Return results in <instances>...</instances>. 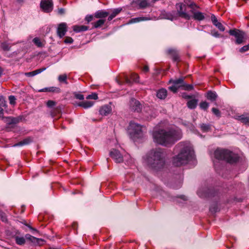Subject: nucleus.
<instances>
[{
  "instance_id": "obj_27",
  "label": "nucleus",
  "mask_w": 249,
  "mask_h": 249,
  "mask_svg": "<svg viewBox=\"0 0 249 249\" xmlns=\"http://www.w3.org/2000/svg\"><path fill=\"white\" fill-rule=\"evenodd\" d=\"M237 119L241 121L243 124L249 125V118L242 115L237 117Z\"/></svg>"
},
{
  "instance_id": "obj_61",
  "label": "nucleus",
  "mask_w": 249,
  "mask_h": 249,
  "mask_svg": "<svg viewBox=\"0 0 249 249\" xmlns=\"http://www.w3.org/2000/svg\"><path fill=\"white\" fill-rule=\"evenodd\" d=\"M181 198L183 199L184 200H185L186 199V197L184 196H181Z\"/></svg>"
},
{
  "instance_id": "obj_17",
  "label": "nucleus",
  "mask_w": 249,
  "mask_h": 249,
  "mask_svg": "<svg viewBox=\"0 0 249 249\" xmlns=\"http://www.w3.org/2000/svg\"><path fill=\"white\" fill-rule=\"evenodd\" d=\"M39 91L59 93L60 92V89L59 88L52 87L42 89H40Z\"/></svg>"
},
{
  "instance_id": "obj_53",
  "label": "nucleus",
  "mask_w": 249,
  "mask_h": 249,
  "mask_svg": "<svg viewBox=\"0 0 249 249\" xmlns=\"http://www.w3.org/2000/svg\"><path fill=\"white\" fill-rule=\"evenodd\" d=\"M2 106H0V117H1L3 119V109L2 108Z\"/></svg>"
},
{
  "instance_id": "obj_56",
  "label": "nucleus",
  "mask_w": 249,
  "mask_h": 249,
  "mask_svg": "<svg viewBox=\"0 0 249 249\" xmlns=\"http://www.w3.org/2000/svg\"><path fill=\"white\" fill-rule=\"evenodd\" d=\"M168 15H168V16L167 17V18L169 19H170L171 20H173L174 19V16L173 15H172L171 14H169Z\"/></svg>"
},
{
  "instance_id": "obj_33",
  "label": "nucleus",
  "mask_w": 249,
  "mask_h": 249,
  "mask_svg": "<svg viewBox=\"0 0 249 249\" xmlns=\"http://www.w3.org/2000/svg\"><path fill=\"white\" fill-rule=\"evenodd\" d=\"M200 128L203 132H206L211 130V126L208 124H202L200 125Z\"/></svg>"
},
{
  "instance_id": "obj_18",
  "label": "nucleus",
  "mask_w": 249,
  "mask_h": 249,
  "mask_svg": "<svg viewBox=\"0 0 249 249\" xmlns=\"http://www.w3.org/2000/svg\"><path fill=\"white\" fill-rule=\"evenodd\" d=\"M111 109L110 107L108 106H104L102 107L100 110V114L102 115L106 116L111 112Z\"/></svg>"
},
{
  "instance_id": "obj_4",
  "label": "nucleus",
  "mask_w": 249,
  "mask_h": 249,
  "mask_svg": "<svg viewBox=\"0 0 249 249\" xmlns=\"http://www.w3.org/2000/svg\"><path fill=\"white\" fill-rule=\"evenodd\" d=\"M214 157L218 160H225L230 163L236 162L239 160V156L229 150L216 149L214 153Z\"/></svg>"
},
{
  "instance_id": "obj_7",
  "label": "nucleus",
  "mask_w": 249,
  "mask_h": 249,
  "mask_svg": "<svg viewBox=\"0 0 249 249\" xmlns=\"http://www.w3.org/2000/svg\"><path fill=\"white\" fill-rule=\"evenodd\" d=\"M176 7L179 17L187 20L191 18V16L186 12V6L185 4L179 2L176 4Z\"/></svg>"
},
{
  "instance_id": "obj_64",
  "label": "nucleus",
  "mask_w": 249,
  "mask_h": 249,
  "mask_svg": "<svg viewBox=\"0 0 249 249\" xmlns=\"http://www.w3.org/2000/svg\"><path fill=\"white\" fill-rule=\"evenodd\" d=\"M1 214H2V212L0 211V215H1Z\"/></svg>"
},
{
  "instance_id": "obj_19",
  "label": "nucleus",
  "mask_w": 249,
  "mask_h": 249,
  "mask_svg": "<svg viewBox=\"0 0 249 249\" xmlns=\"http://www.w3.org/2000/svg\"><path fill=\"white\" fill-rule=\"evenodd\" d=\"M191 12L193 14L194 19L200 21L204 19L205 16L203 13L200 12H194L193 11H191Z\"/></svg>"
},
{
  "instance_id": "obj_10",
  "label": "nucleus",
  "mask_w": 249,
  "mask_h": 249,
  "mask_svg": "<svg viewBox=\"0 0 249 249\" xmlns=\"http://www.w3.org/2000/svg\"><path fill=\"white\" fill-rule=\"evenodd\" d=\"M130 109L131 110L140 112L142 109V105L140 102L135 99H131L129 103Z\"/></svg>"
},
{
  "instance_id": "obj_25",
  "label": "nucleus",
  "mask_w": 249,
  "mask_h": 249,
  "mask_svg": "<svg viewBox=\"0 0 249 249\" xmlns=\"http://www.w3.org/2000/svg\"><path fill=\"white\" fill-rule=\"evenodd\" d=\"M94 104L93 102L89 101H84L81 102L79 106L83 107L84 108H89L93 106Z\"/></svg>"
},
{
  "instance_id": "obj_54",
  "label": "nucleus",
  "mask_w": 249,
  "mask_h": 249,
  "mask_svg": "<svg viewBox=\"0 0 249 249\" xmlns=\"http://www.w3.org/2000/svg\"><path fill=\"white\" fill-rule=\"evenodd\" d=\"M58 13L60 15H63L65 13V9L63 8H60L58 9Z\"/></svg>"
},
{
  "instance_id": "obj_38",
  "label": "nucleus",
  "mask_w": 249,
  "mask_h": 249,
  "mask_svg": "<svg viewBox=\"0 0 249 249\" xmlns=\"http://www.w3.org/2000/svg\"><path fill=\"white\" fill-rule=\"evenodd\" d=\"M184 89L191 90L193 89V86L192 85L186 84L184 82L182 87Z\"/></svg>"
},
{
  "instance_id": "obj_16",
  "label": "nucleus",
  "mask_w": 249,
  "mask_h": 249,
  "mask_svg": "<svg viewBox=\"0 0 249 249\" xmlns=\"http://www.w3.org/2000/svg\"><path fill=\"white\" fill-rule=\"evenodd\" d=\"M33 142V139L31 137H27L23 140L22 141L15 144L14 146H20L25 145H27Z\"/></svg>"
},
{
  "instance_id": "obj_22",
  "label": "nucleus",
  "mask_w": 249,
  "mask_h": 249,
  "mask_svg": "<svg viewBox=\"0 0 249 249\" xmlns=\"http://www.w3.org/2000/svg\"><path fill=\"white\" fill-rule=\"evenodd\" d=\"M170 82L180 88L182 87V85L184 83V78L181 77L176 80H170Z\"/></svg>"
},
{
  "instance_id": "obj_26",
  "label": "nucleus",
  "mask_w": 249,
  "mask_h": 249,
  "mask_svg": "<svg viewBox=\"0 0 249 249\" xmlns=\"http://www.w3.org/2000/svg\"><path fill=\"white\" fill-rule=\"evenodd\" d=\"M198 100L196 99H192L189 101L187 103V107L190 109H194L196 107Z\"/></svg>"
},
{
  "instance_id": "obj_34",
  "label": "nucleus",
  "mask_w": 249,
  "mask_h": 249,
  "mask_svg": "<svg viewBox=\"0 0 249 249\" xmlns=\"http://www.w3.org/2000/svg\"><path fill=\"white\" fill-rule=\"evenodd\" d=\"M58 80L60 82H64L65 84H67L68 82L67 81V76L66 74L60 75L58 76Z\"/></svg>"
},
{
  "instance_id": "obj_43",
  "label": "nucleus",
  "mask_w": 249,
  "mask_h": 249,
  "mask_svg": "<svg viewBox=\"0 0 249 249\" xmlns=\"http://www.w3.org/2000/svg\"><path fill=\"white\" fill-rule=\"evenodd\" d=\"M213 113L217 117H219L221 116L220 111L216 108H213L212 109Z\"/></svg>"
},
{
  "instance_id": "obj_37",
  "label": "nucleus",
  "mask_w": 249,
  "mask_h": 249,
  "mask_svg": "<svg viewBox=\"0 0 249 249\" xmlns=\"http://www.w3.org/2000/svg\"><path fill=\"white\" fill-rule=\"evenodd\" d=\"M130 78L135 82L139 81V77L138 75L135 73H132L130 75Z\"/></svg>"
},
{
  "instance_id": "obj_39",
  "label": "nucleus",
  "mask_w": 249,
  "mask_h": 249,
  "mask_svg": "<svg viewBox=\"0 0 249 249\" xmlns=\"http://www.w3.org/2000/svg\"><path fill=\"white\" fill-rule=\"evenodd\" d=\"M1 47L4 51H9L10 50V47L9 44L6 42H3L1 44Z\"/></svg>"
},
{
  "instance_id": "obj_46",
  "label": "nucleus",
  "mask_w": 249,
  "mask_h": 249,
  "mask_svg": "<svg viewBox=\"0 0 249 249\" xmlns=\"http://www.w3.org/2000/svg\"><path fill=\"white\" fill-rule=\"evenodd\" d=\"M73 40L72 38L71 37L67 36L66 37L64 40V42L66 44H71L73 42Z\"/></svg>"
},
{
  "instance_id": "obj_11",
  "label": "nucleus",
  "mask_w": 249,
  "mask_h": 249,
  "mask_svg": "<svg viewBox=\"0 0 249 249\" xmlns=\"http://www.w3.org/2000/svg\"><path fill=\"white\" fill-rule=\"evenodd\" d=\"M68 31V26L66 23L62 22L58 25L57 35L60 38H62Z\"/></svg>"
},
{
  "instance_id": "obj_63",
  "label": "nucleus",
  "mask_w": 249,
  "mask_h": 249,
  "mask_svg": "<svg viewBox=\"0 0 249 249\" xmlns=\"http://www.w3.org/2000/svg\"><path fill=\"white\" fill-rule=\"evenodd\" d=\"M18 2H21L23 1V0H17Z\"/></svg>"
},
{
  "instance_id": "obj_31",
  "label": "nucleus",
  "mask_w": 249,
  "mask_h": 249,
  "mask_svg": "<svg viewBox=\"0 0 249 249\" xmlns=\"http://www.w3.org/2000/svg\"><path fill=\"white\" fill-rule=\"evenodd\" d=\"M148 19H149V18H145V17H138V18H132L130 20V23H136V22H140L142 21L147 20Z\"/></svg>"
},
{
  "instance_id": "obj_28",
  "label": "nucleus",
  "mask_w": 249,
  "mask_h": 249,
  "mask_svg": "<svg viewBox=\"0 0 249 249\" xmlns=\"http://www.w3.org/2000/svg\"><path fill=\"white\" fill-rule=\"evenodd\" d=\"M206 97L208 100L214 101L216 100L217 95L215 92L210 91L207 93Z\"/></svg>"
},
{
  "instance_id": "obj_8",
  "label": "nucleus",
  "mask_w": 249,
  "mask_h": 249,
  "mask_svg": "<svg viewBox=\"0 0 249 249\" xmlns=\"http://www.w3.org/2000/svg\"><path fill=\"white\" fill-rule=\"evenodd\" d=\"M40 7L44 12H51L53 9L52 0H41Z\"/></svg>"
},
{
  "instance_id": "obj_12",
  "label": "nucleus",
  "mask_w": 249,
  "mask_h": 249,
  "mask_svg": "<svg viewBox=\"0 0 249 249\" xmlns=\"http://www.w3.org/2000/svg\"><path fill=\"white\" fill-rule=\"evenodd\" d=\"M133 4L138 6V9H142L150 6V2L147 0H133Z\"/></svg>"
},
{
  "instance_id": "obj_24",
  "label": "nucleus",
  "mask_w": 249,
  "mask_h": 249,
  "mask_svg": "<svg viewBox=\"0 0 249 249\" xmlns=\"http://www.w3.org/2000/svg\"><path fill=\"white\" fill-rule=\"evenodd\" d=\"M14 238L16 244L18 245H23L25 243V238L24 237H19L18 235H15Z\"/></svg>"
},
{
  "instance_id": "obj_42",
  "label": "nucleus",
  "mask_w": 249,
  "mask_h": 249,
  "mask_svg": "<svg viewBox=\"0 0 249 249\" xmlns=\"http://www.w3.org/2000/svg\"><path fill=\"white\" fill-rule=\"evenodd\" d=\"M0 106H2L4 107H6L5 100L2 96H0Z\"/></svg>"
},
{
  "instance_id": "obj_6",
  "label": "nucleus",
  "mask_w": 249,
  "mask_h": 249,
  "mask_svg": "<svg viewBox=\"0 0 249 249\" xmlns=\"http://www.w3.org/2000/svg\"><path fill=\"white\" fill-rule=\"evenodd\" d=\"M229 33L236 38L235 42L237 44H240L245 40V33L242 31L234 29L230 30Z\"/></svg>"
},
{
  "instance_id": "obj_2",
  "label": "nucleus",
  "mask_w": 249,
  "mask_h": 249,
  "mask_svg": "<svg viewBox=\"0 0 249 249\" xmlns=\"http://www.w3.org/2000/svg\"><path fill=\"white\" fill-rule=\"evenodd\" d=\"M166 156L164 149L160 147L153 148L143 157V162L149 168L159 170L164 166Z\"/></svg>"
},
{
  "instance_id": "obj_23",
  "label": "nucleus",
  "mask_w": 249,
  "mask_h": 249,
  "mask_svg": "<svg viewBox=\"0 0 249 249\" xmlns=\"http://www.w3.org/2000/svg\"><path fill=\"white\" fill-rule=\"evenodd\" d=\"M89 29V27L85 25H75L73 27V30L75 32L86 31Z\"/></svg>"
},
{
  "instance_id": "obj_49",
  "label": "nucleus",
  "mask_w": 249,
  "mask_h": 249,
  "mask_svg": "<svg viewBox=\"0 0 249 249\" xmlns=\"http://www.w3.org/2000/svg\"><path fill=\"white\" fill-rule=\"evenodd\" d=\"M93 18V16L92 15H87L85 18V20L89 23L92 20Z\"/></svg>"
},
{
  "instance_id": "obj_40",
  "label": "nucleus",
  "mask_w": 249,
  "mask_h": 249,
  "mask_svg": "<svg viewBox=\"0 0 249 249\" xmlns=\"http://www.w3.org/2000/svg\"><path fill=\"white\" fill-rule=\"evenodd\" d=\"M87 99H94L96 100L98 99V95L95 93H92L91 94L89 95L87 97Z\"/></svg>"
},
{
  "instance_id": "obj_1",
  "label": "nucleus",
  "mask_w": 249,
  "mask_h": 249,
  "mask_svg": "<svg viewBox=\"0 0 249 249\" xmlns=\"http://www.w3.org/2000/svg\"><path fill=\"white\" fill-rule=\"evenodd\" d=\"M153 141L155 142L164 146H169L181 139L182 132L178 128H171L168 130L160 129L153 131Z\"/></svg>"
},
{
  "instance_id": "obj_9",
  "label": "nucleus",
  "mask_w": 249,
  "mask_h": 249,
  "mask_svg": "<svg viewBox=\"0 0 249 249\" xmlns=\"http://www.w3.org/2000/svg\"><path fill=\"white\" fill-rule=\"evenodd\" d=\"M109 155L110 157L113 159L116 163L123 162V156L119 150L113 149L110 152Z\"/></svg>"
},
{
  "instance_id": "obj_50",
  "label": "nucleus",
  "mask_w": 249,
  "mask_h": 249,
  "mask_svg": "<svg viewBox=\"0 0 249 249\" xmlns=\"http://www.w3.org/2000/svg\"><path fill=\"white\" fill-rule=\"evenodd\" d=\"M75 97H76V99L81 100H83L84 99V95L81 94H76L75 95Z\"/></svg>"
},
{
  "instance_id": "obj_57",
  "label": "nucleus",
  "mask_w": 249,
  "mask_h": 249,
  "mask_svg": "<svg viewBox=\"0 0 249 249\" xmlns=\"http://www.w3.org/2000/svg\"><path fill=\"white\" fill-rule=\"evenodd\" d=\"M149 71V68L147 66H145L143 68V71L144 72H147Z\"/></svg>"
},
{
  "instance_id": "obj_48",
  "label": "nucleus",
  "mask_w": 249,
  "mask_h": 249,
  "mask_svg": "<svg viewBox=\"0 0 249 249\" xmlns=\"http://www.w3.org/2000/svg\"><path fill=\"white\" fill-rule=\"evenodd\" d=\"M211 35L215 37H220V34L218 33V32L217 31H216L215 30L212 31Z\"/></svg>"
},
{
  "instance_id": "obj_21",
  "label": "nucleus",
  "mask_w": 249,
  "mask_h": 249,
  "mask_svg": "<svg viewBox=\"0 0 249 249\" xmlns=\"http://www.w3.org/2000/svg\"><path fill=\"white\" fill-rule=\"evenodd\" d=\"M45 69H46L45 68L37 69V70H36L33 71L26 72V73H25V75L28 77H33L37 74L41 73V72L44 71Z\"/></svg>"
},
{
  "instance_id": "obj_3",
  "label": "nucleus",
  "mask_w": 249,
  "mask_h": 249,
  "mask_svg": "<svg viewBox=\"0 0 249 249\" xmlns=\"http://www.w3.org/2000/svg\"><path fill=\"white\" fill-rule=\"evenodd\" d=\"M180 150L179 154L173 158V164L176 166H180L193 159L194 152L190 144L186 142H180L176 146Z\"/></svg>"
},
{
  "instance_id": "obj_15",
  "label": "nucleus",
  "mask_w": 249,
  "mask_h": 249,
  "mask_svg": "<svg viewBox=\"0 0 249 249\" xmlns=\"http://www.w3.org/2000/svg\"><path fill=\"white\" fill-rule=\"evenodd\" d=\"M109 15V13L105 10H98L94 14V17L97 18H103Z\"/></svg>"
},
{
  "instance_id": "obj_20",
  "label": "nucleus",
  "mask_w": 249,
  "mask_h": 249,
  "mask_svg": "<svg viewBox=\"0 0 249 249\" xmlns=\"http://www.w3.org/2000/svg\"><path fill=\"white\" fill-rule=\"evenodd\" d=\"M167 95V91L164 89H159L157 92V96L160 99H164L166 98Z\"/></svg>"
},
{
  "instance_id": "obj_44",
  "label": "nucleus",
  "mask_w": 249,
  "mask_h": 249,
  "mask_svg": "<svg viewBox=\"0 0 249 249\" xmlns=\"http://www.w3.org/2000/svg\"><path fill=\"white\" fill-rule=\"evenodd\" d=\"M56 105V102L53 100H49L47 103V106L48 107H53Z\"/></svg>"
},
{
  "instance_id": "obj_36",
  "label": "nucleus",
  "mask_w": 249,
  "mask_h": 249,
  "mask_svg": "<svg viewBox=\"0 0 249 249\" xmlns=\"http://www.w3.org/2000/svg\"><path fill=\"white\" fill-rule=\"evenodd\" d=\"M199 106L201 109L206 110L209 107V104L205 101L202 102L200 103Z\"/></svg>"
},
{
  "instance_id": "obj_47",
  "label": "nucleus",
  "mask_w": 249,
  "mask_h": 249,
  "mask_svg": "<svg viewBox=\"0 0 249 249\" xmlns=\"http://www.w3.org/2000/svg\"><path fill=\"white\" fill-rule=\"evenodd\" d=\"M249 50V44L244 46L241 48L240 49V52L241 53H244L245 52Z\"/></svg>"
},
{
  "instance_id": "obj_58",
  "label": "nucleus",
  "mask_w": 249,
  "mask_h": 249,
  "mask_svg": "<svg viewBox=\"0 0 249 249\" xmlns=\"http://www.w3.org/2000/svg\"><path fill=\"white\" fill-rule=\"evenodd\" d=\"M183 97L185 99H190V98H191L192 97V96L184 94V95H183Z\"/></svg>"
},
{
  "instance_id": "obj_29",
  "label": "nucleus",
  "mask_w": 249,
  "mask_h": 249,
  "mask_svg": "<svg viewBox=\"0 0 249 249\" xmlns=\"http://www.w3.org/2000/svg\"><path fill=\"white\" fill-rule=\"evenodd\" d=\"M106 21V19H100L97 20L96 22L92 23L93 26L95 28H98L104 25Z\"/></svg>"
},
{
  "instance_id": "obj_41",
  "label": "nucleus",
  "mask_w": 249,
  "mask_h": 249,
  "mask_svg": "<svg viewBox=\"0 0 249 249\" xmlns=\"http://www.w3.org/2000/svg\"><path fill=\"white\" fill-rule=\"evenodd\" d=\"M179 88L177 87V85H175L174 84H173L172 86L169 87V89L170 91L173 92L174 93H176L177 92Z\"/></svg>"
},
{
  "instance_id": "obj_5",
  "label": "nucleus",
  "mask_w": 249,
  "mask_h": 249,
  "mask_svg": "<svg viewBox=\"0 0 249 249\" xmlns=\"http://www.w3.org/2000/svg\"><path fill=\"white\" fill-rule=\"evenodd\" d=\"M144 128L142 125L134 121H131L128 127V131L130 137L134 140L142 137Z\"/></svg>"
},
{
  "instance_id": "obj_13",
  "label": "nucleus",
  "mask_w": 249,
  "mask_h": 249,
  "mask_svg": "<svg viewBox=\"0 0 249 249\" xmlns=\"http://www.w3.org/2000/svg\"><path fill=\"white\" fill-rule=\"evenodd\" d=\"M211 20L213 24L216 26L220 31L223 32L225 30V28L224 26L222 24L221 22L218 21L216 17L214 15H212Z\"/></svg>"
},
{
  "instance_id": "obj_52",
  "label": "nucleus",
  "mask_w": 249,
  "mask_h": 249,
  "mask_svg": "<svg viewBox=\"0 0 249 249\" xmlns=\"http://www.w3.org/2000/svg\"><path fill=\"white\" fill-rule=\"evenodd\" d=\"M0 216L1 217V219L3 222L7 221V218L5 216V214L3 213H2V214H1V215H0Z\"/></svg>"
},
{
  "instance_id": "obj_51",
  "label": "nucleus",
  "mask_w": 249,
  "mask_h": 249,
  "mask_svg": "<svg viewBox=\"0 0 249 249\" xmlns=\"http://www.w3.org/2000/svg\"><path fill=\"white\" fill-rule=\"evenodd\" d=\"M124 79V82L125 83L128 84H131V80L128 78V77L127 76L125 75Z\"/></svg>"
},
{
  "instance_id": "obj_30",
  "label": "nucleus",
  "mask_w": 249,
  "mask_h": 249,
  "mask_svg": "<svg viewBox=\"0 0 249 249\" xmlns=\"http://www.w3.org/2000/svg\"><path fill=\"white\" fill-rule=\"evenodd\" d=\"M122 10V9H115L113 10L112 13L108 17L107 20L111 21Z\"/></svg>"
},
{
  "instance_id": "obj_45",
  "label": "nucleus",
  "mask_w": 249,
  "mask_h": 249,
  "mask_svg": "<svg viewBox=\"0 0 249 249\" xmlns=\"http://www.w3.org/2000/svg\"><path fill=\"white\" fill-rule=\"evenodd\" d=\"M10 104L14 105L16 103V98L14 96L11 95L9 97Z\"/></svg>"
},
{
  "instance_id": "obj_35",
  "label": "nucleus",
  "mask_w": 249,
  "mask_h": 249,
  "mask_svg": "<svg viewBox=\"0 0 249 249\" xmlns=\"http://www.w3.org/2000/svg\"><path fill=\"white\" fill-rule=\"evenodd\" d=\"M33 42L38 47H42L43 45L41 42L40 39L38 37H35L33 40Z\"/></svg>"
},
{
  "instance_id": "obj_14",
  "label": "nucleus",
  "mask_w": 249,
  "mask_h": 249,
  "mask_svg": "<svg viewBox=\"0 0 249 249\" xmlns=\"http://www.w3.org/2000/svg\"><path fill=\"white\" fill-rule=\"evenodd\" d=\"M168 53L171 55L174 61H179V56L178 52L174 49H170L168 50Z\"/></svg>"
},
{
  "instance_id": "obj_55",
  "label": "nucleus",
  "mask_w": 249,
  "mask_h": 249,
  "mask_svg": "<svg viewBox=\"0 0 249 249\" xmlns=\"http://www.w3.org/2000/svg\"><path fill=\"white\" fill-rule=\"evenodd\" d=\"M25 238L28 240H31L32 238H34L33 236H31L30 234H26L25 235Z\"/></svg>"
},
{
  "instance_id": "obj_59",
  "label": "nucleus",
  "mask_w": 249,
  "mask_h": 249,
  "mask_svg": "<svg viewBox=\"0 0 249 249\" xmlns=\"http://www.w3.org/2000/svg\"><path fill=\"white\" fill-rule=\"evenodd\" d=\"M195 6H196L195 3H191L190 5H189V7L192 9H193Z\"/></svg>"
},
{
  "instance_id": "obj_32",
  "label": "nucleus",
  "mask_w": 249,
  "mask_h": 249,
  "mask_svg": "<svg viewBox=\"0 0 249 249\" xmlns=\"http://www.w3.org/2000/svg\"><path fill=\"white\" fill-rule=\"evenodd\" d=\"M5 119L7 123L9 124H15L18 122V120L17 118L11 117H6Z\"/></svg>"
},
{
  "instance_id": "obj_62",
  "label": "nucleus",
  "mask_w": 249,
  "mask_h": 249,
  "mask_svg": "<svg viewBox=\"0 0 249 249\" xmlns=\"http://www.w3.org/2000/svg\"><path fill=\"white\" fill-rule=\"evenodd\" d=\"M2 70L0 68V76H1L2 73Z\"/></svg>"
},
{
  "instance_id": "obj_60",
  "label": "nucleus",
  "mask_w": 249,
  "mask_h": 249,
  "mask_svg": "<svg viewBox=\"0 0 249 249\" xmlns=\"http://www.w3.org/2000/svg\"><path fill=\"white\" fill-rule=\"evenodd\" d=\"M116 81H117V82L118 83V84H119V85H122V84H123V82H122V81H120V80H118V79H117V80H116Z\"/></svg>"
}]
</instances>
